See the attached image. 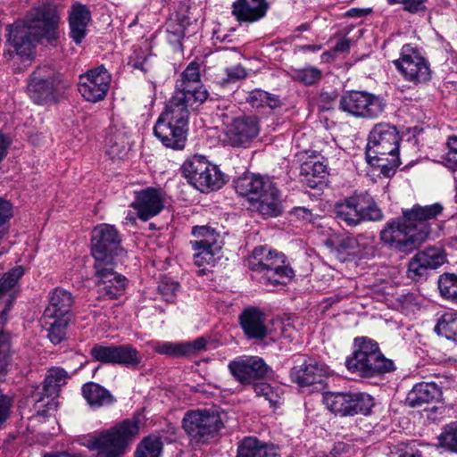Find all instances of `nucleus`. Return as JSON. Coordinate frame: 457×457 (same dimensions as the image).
I'll return each instance as SVG.
<instances>
[{
  "mask_svg": "<svg viewBox=\"0 0 457 457\" xmlns=\"http://www.w3.org/2000/svg\"><path fill=\"white\" fill-rule=\"evenodd\" d=\"M337 57V53L332 49L330 51L324 52L320 55V60L323 62H333Z\"/></svg>",
  "mask_w": 457,
  "mask_h": 457,
  "instance_id": "nucleus-63",
  "label": "nucleus"
},
{
  "mask_svg": "<svg viewBox=\"0 0 457 457\" xmlns=\"http://www.w3.org/2000/svg\"><path fill=\"white\" fill-rule=\"evenodd\" d=\"M448 151L445 155L446 166L457 170V137H450L447 141Z\"/></svg>",
  "mask_w": 457,
  "mask_h": 457,
  "instance_id": "nucleus-55",
  "label": "nucleus"
},
{
  "mask_svg": "<svg viewBox=\"0 0 457 457\" xmlns=\"http://www.w3.org/2000/svg\"><path fill=\"white\" fill-rule=\"evenodd\" d=\"M442 391L435 382H420L416 384L408 393L406 403L411 407H419L425 403L438 401Z\"/></svg>",
  "mask_w": 457,
  "mask_h": 457,
  "instance_id": "nucleus-33",
  "label": "nucleus"
},
{
  "mask_svg": "<svg viewBox=\"0 0 457 457\" xmlns=\"http://www.w3.org/2000/svg\"><path fill=\"white\" fill-rule=\"evenodd\" d=\"M256 198L251 204L262 217H277L282 213L280 192L273 181L268 183Z\"/></svg>",
  "mask_w": 457,
  "mask_h": 457,
  "instance_id": "nucleus-28",
  "label": "nucleus"
},
{
  "mask_svg": "<svg viewBox=\"0 0 457 457\" xmlns=\"http://www.w3.org/2000/svg\"><path fill=\"white\" fill-rule=\"evenodd\" d=\"M111 80L112 77L105 68L96 67L79 76L78 89L85 100L96 103L105 97Z\"/></svg>",
  "mask_w": 457,
  "mask_h": 457,
  "instance_id": "nucleus-20",
  "label": "nucleus"
},
{
  "mask_svg": "<svg viewBox=\"0 0 457 457\" xmlns=\"http://www.w3.org/2000/svg\"><path fill=\"white\" fill-rule=\"evenodd\" d=\"M68 378L69 375L62 368L52 367L47 370L43 385L44 395L47 398L45 403L46 406L50 404L49 398L58 394L59 389L67 383Z\"/></svg>",
  "mask_w": 457,
  "mask_h": 457,
  "instance_id": "nucleus-39",
  "label": "nucleus"
},
{
  "mask_svg": "<svg viewBox=\"0 0 457 457\" xmlns=\"http://www.w3.org/2000/svg\"><path fill=\"white\" fill-rule=\"evenodd\" d=\"M398 457H422V453L415 443L404 445L398 450Z\"/></svg>",
  "mask_w": 457,
  "mask_h": 457,
  "instance_id": "nucleus-58",
  "label": "nucleus"
},
{
  "mask_svg": "<svg viewBox=\"0 0 457 457\" xmlns=\"http://www.w3.org/2000/svg\"><path fill=\"white\" fill-rule=\"evenodd\" d=\"M183 345L187 347L183 349L184 356L190 355L198 351H201L205 348L206 340L204 337H198L197 339L192 342H182Z\"/></svg>",
  "mask_w": 457,
  "mask_h": 457,
  "instance_id": "nucleus-56",
  "label": "nucleus"
},
{
  "mask_svg": "<svg viewBox=\"0 0 457 457\" xmlns=\"http://www.w3.org/2000/svg\"><path fill=\"white\" fill-rule=\"evenodd\" d=\"M181 170L188 183L202 193L220 189L225 183L218 166L203 155L195 154L187 159Z\"/></svg>",
  "mask_w": 457,
  "mask_h": 457,
  "instance_id": "nucleus-8",
  "label": "nucleus"
},
{
  "mask_svg": "<svg viewBox=\"0 0 457 457\" xmlns=\"http://www.w3.org/2000/svg\"><path fill=\"white\" fill-rule=\"evenodd\" d=\"M163 444L157 436L151 435L144 438L137 445L135 457H160Z\"/></svg>",
  "mask_w": 457,
  "mask_h": 457,
  "instance_id": "nucleus-44",
  "label": "nucleus"
},
{
  "mask_svg": "<svg viewBox=\"0 0 457 457\" xmlns=\"http://www.w3.org/2000/svg\"><path fill=\"white\" fill-rule=\"evenodd\" d=\"M178 97L170 99L159 115L154 127V135L167 148L182 150L185 148L190 111L195 108L179 104Z\"/></svg>",
  "mask_w": 457,
  "mask_h": 457,
  "instance_id": "nucleus-3",
  "label": "nucleus"
},
{
  "mask_svg": "<svg viewBox=\"0 0 457 457\" xmlns=\"http://www.w3.org/2000/svg\"><path fill=\"white\" fill-rule=\"evenodd\" d=\"M400 136L396 128L388 123H378L370 130L366 147V159L379 154L399 153Z\"/></svg>",
  "mask_w": 457,
  "mask_h": 457,
  "instance_id": "nucleus-17",
  "label": "nucleus"
},
{
  "mask_svg": "<svg viewBox=\"0 0 457 457\" xmlns=\"http://www.w3.org/2000/svg\"><path fill=\"white\" fill-rule=\"evenodd\" d=\"M355 350L345 360L347 370L363 378H372L395 370L394 362L381 353L378 343L369 337L354 339Z\"/></svg>",
  "mask_w": 457,
  "mask_h": 457,
  "instance_id": "nucleus-6",
  "label": "nucleus"
},
{
  "mask_svg": "<svg viewBox=\"0 0 457 457\" xmlns=\"http://www.w3.org/2000/svg\"><path fill=\"white\" fill-rule=\"evenodd\" d=\"M300 174L305 178L311 188H315L329 175L328 162L315 159L305 161L301 164Z\"/></svg>",
  "mask_w": 457,
  "mask_h": 457,
  "instance_id": "nucleus-37",
  "label": "nucleus"
},
{
  "mask_svg": "<svg viewBox=\"0 0 457 457\" xmlns=\"http://www.w3.org/2000/svg\"><path fill=\"white\" fill-rule=\"evenodd\" d=\"M179 288V285L175 282H162L159 286V291L162 295H168L169 292H170L171 295H173Z\"/></svg>",
  "mask_w": 457,
  "mask_h": 457,
  "instance_id": "nucleus-61",
  "label": "nucleus"
},
{
  "mask_svg": "<svg viewBox=\"0 0 457 457\" xmlns=\"http://www.w3.org/2000/svg\"><path fill=\"white\" fill-rule=\"evenodd\" d=\"M438 441L441 447L457 453V422L446 425L438 436Z\"/></svg>",
  "mask_w": 457,
  "mask_h": 457,
  "instance_id": "nucleus-48",
  "label": "nucleus"
},
{
  "mask_svg": "<svg viewBox=\"0 0 457 457\" xmlns=\"http://www.w3.org/2000/svg\"><path fill=\"white\" fill-rule=\"evenodd\" d=\"M393 63L406 81L415 85L425 83L431 78L428 62L420 50L411 44L402 46L400 57L394 60Z\"/></svg>",
  "mask_w": 457,
  "mask_h": 457,
  "instance_id": "nucleus-11",
  "label": "nucleus"
},
{
  "mask_svg": "<svg viewBox=\"0 0 457 457\" xmlns=\"http://www.w3.org/2000/svg\"><path fill=\"white\" fill-rule=\"evenodd\" d=\"M182 427L193 440L205 442L221 428L222 421L213 411L194 410L185 414Z\"/></svg>",
  "mask_w": 457,
  "mask_h": 457,
  "instance_id": "nucleus-14",
  "label": "nucleus"
},
{
  "mask_svg": "<svg viewBox=\"0 0 457 457\" xmlns=\"http://www.w3.org/2000/svg\"><path fill=\"white\" fill-rule=\"evenodd\" d=\"M339 108L357 118L374 119L385 109V104L378 96L365 91H351L343 95Z\"/></svg>",
  "mask_w": 457,
  "mask_h": 457,
  "instance_id": "nucleus-15",
  "label": "nucleus"
},
{
  "mask_svg": "<svg viewBox=\"0 0 457 457\" xmlns=\"http://www.w3.org/2000/svg\"><path fill=\"white\" fill-rule=\"evenodd\" d=\"M105 154L112 162L123 160L128 154V140L121 130L112 128L108 130L105 140Z\"/></svg>",
  "mask_w": 457,
  "mask_h": 457,
  "instance_id": "nucleus-35",
  "label": "nucleus"
},
{
  "mask_svg": "<svg viewBox=\"0 0 457 457\" xmlns=\"http://www.w3.org/2000/svg\"><path fill=\"white\" fill-rule=\"evenodd\" d=\"M444 251L431 247L416 253L409 262L408 276L419 279L426 276L428 270L436 269L445 262Z\"/></svg>",
  "mask_w": 457,
  "mask_h": 457,
  "instance_id": "nucleus-23",
  "label": "nucleus"
},
{
  "mask_svg": "<svg viewBox=\"0 0 457 457\" xmlns=\"http://www.w3.org/2000/svg\"><path fill=\"white\" fill-rule=\"evenodd\" d=\"M226 78L222 79L220 84L225 86L229 83H235L246 77L247 72L245 69L240 65H235L225 69Z\"/></svg>",
  "mask_w": 457,
  "mask_h": 457,
  "instance_id": "nucleus-53",
  "label": "nucleus"
},
{
  "mask_svg": "<svg viewBox=\"0 0 457 457\" xmlns=\"http://www.w3.org/2000/svg\"><path fill=\"white\" fill-rule=\"evenodd\" d=\"M253 388L256 396L263 397L271 407H275L282 402V389L278 386H271L268 383L258 382L253 384Z\"/></svg>",
  "mask_w": 457,
  "mask_h": 457,
  "instance_id": "nucleus-45",
  "label": "nucleus"
},
{
  "mask_svg": "<svg viewBox=\"0 0 457 457\" xmlns=\"http://www.w3.org/2000/svg\"><path fill=\"white\" fill-rule=\"evenodd\" d=\"M10 140L7 137L0 133V162L4 160L10 145Z\"/></svg>",
  "mask_w": 457,
  "mask_h": 457,
  "instance_id": "nucleus-62",
  "label": "nucleus"
},
{
  "mask_svg": "<svg viewBox=\"0 0 457 457\" xmlns=\"http://www.w3.org/2000/svg\"><path fill=\"white\" fill-rule=\"evenodd\" d=\"M131 206L137 211L138 217L147 220L157 215L164 207L162 194L160 190L148 187L136 193Z\"/></svg>",
  "mask_w": 457,
  "mask_h": 457,
  "instance_id": "nucleus-24",
  "label": "nucleus"
},
{
  "mask_svg": "<svg viewBox=\"0 0 457 457\" xmlns=\"http://www.w3.org/2000/svg\"><path fill=\"white\" fill-rule=\"evenodd\" d=\"M435 331L445 338L457 342V312H446L437 320Z\"/></svg>",
  "mask_w": 457,
  "mask_h": 457,
  "instance_id": "nucleus-41",
  "label": "nucleus"
},
{
  "mask_svg": "<svg viewBox=\"0 0 457 457\" xmlns=\"http://www.w3.org/2000/svg\"><path fill=\"white\" fill-rule=\"evenodd\" d=\"M186 347L182 342L156 341L153 343L155 353L171 357L184 356L183 349Z\"/></svg>",
  "mask_w": 457,
  "mask_h": 457,
  "instance_id": "nucleus-47",
  "label": "nucleus"
},
{
  "mask_svg": "<svg viewBox=\"0 0 457 457\" xmlns=\"http://www.w3.org/2000/svg\"><path fill=\"white\" fill-rule=\"evenodd\" d=\"M228 368L241 385L254 384V380L265 378L270 371L263 359L258 356H238L228 362Z\"/></svg>",
  "mask_w": 457,
  "mask_h": 457,
  "instance_id": "nucleus-21",
  "label": "nucleus"
},
{
  "mask_svg": "<svg viewBox=\"0 0 457 457\" xmlns=\"http://www.w3.org/2000/svg\"><path fill=\"white\" fill-rule=\"evenodd\" d=\"M367 237L359 235L357 237L342 236L336 238L333 242V247L341 259V254L361 256L366 252L367 246L370 244ZM345 261V258H342Z\"/></svg>",
  "mask_w": 457,
  "mask_h": 457,
  "instance_id": "nucleus-34",
  "label": "nucleus"
},
{
  "mask_svg": "<svg viewBox=\"0 0 457 457\" xmlns=\"http://www.w3.org/2000/svg\"><path fill=\"white\" fill-rule=\"evenodd\" d=\"M188 21L186 19H170L166 24V38L174 51L182 52V42L186 36Z\"/></svg>",
  "mask_w": 457,
  "mask_h": 457,
  "instance_id": "nucleus-40",
  "label": "nucleus"
},
{
  "mask_svg": "<svg viewBox=\"0 0 457 457\" xmlns=\"http://www.w3.org/2000/svg\"><path fill=\"white\" fill-rule=\"evenodd\" d=\"M10 353V338L4 332H0V374H3L8 365Z\"/></svg>",
  "mask_w": 457,
  "mask_h": 457,
  "instance_id": "nucleus-54",
  "label": "nucleus"
},
{
  "mask_svg": "<svg viewBox=\"0 0 457 457\" xmlns=\"http://www.w3.org/2000/svg\"><path fill=\"white\" fill-rule=\"evenodd\" d=\"M294 79L304 85H312L320 80L322 72L320 69L312 66L298 69L294 71Z\"/></svg>",
  "mask_w": 457,
  "mask_h": 457,
  "instance_id": "nucleus-49",
  "label": "nucleus"
},
{
  "mask_svg": "<svg viewBox=\"0 0 457 457\" xmlns=\"http://www.w3.org/2000/svg\"><path fill=\"white\" fill-rule=\"evenodd\" d=\"M59 79L50 66H38L29 77L27 94L36 104L46 105L56 100Z\"/></svg>",
  "mask_w": 457,
  "mask_h": 457,
  "instance_id": "nucleus-13",
  "label": "nucleus"
},
{
  "mask_svg": "<svg viewBox=\"0 0 457 457\" xmlns=\"http://www.w3.org/2000/svg\"><path fill=\"white\" fill-rule=\"evenodd\" d=\"M96 361L104 364H118L128 368H137L142 362L140 353L131 345L96 344L90 349Z\"/></svg>",
  "mask_w": 457,
  "mask_h": 457,
  "instance_id": "nucleus-16",
  "label": "nucleus"
},
{
  "mask_svg": "<svg viewBox=\"0 0 457 457\" xmlns=\"http://www.w3.org/2000/svg\"><path fill=\"white\" fill-rule=\"evenodd\" d=\"M327 374H328L327 365L313 359H308L291 370L290 378L299 386H306L321 382L322 378Z\"/></svg>",
  "mask_w": 457,
  "mask_h": 457,
  "instance_id": "nucleus-27",
  "label": "nucleus"
},
{
  "mask_svg": "<svg viewBox=\"0 0 457 457\" xmlns=\"http://www.w3.org/2000/svg\"><path fill=\"white\" fill-rule=\"evenodd\" d=\"M61 14L54 2L35 5L23 21L7 26V41L21 61L31 62L42 40L55 45L60 37Z\"/></svg>",
  "mask_w": 457,
  "mask_h": 457,
  "instance_id": "nucleus-1",
  "label": "nucleus"
},
{
  "mask_svg": "<svg viewBox=\"0 0 457 457\" xmlns=\"http://www.w3.org/2000/svg\"><path fill=\"white\" fill-rule=\"evenodd\" d=\"M81 391L87 403L93 408L110 405L115 402V398L111 392L97 383H86L83 385Z\"/></svg>",
  "mask_w": 457,
  "mask_h": 457,
  "instance_id": "nucleus-38",
  "label": "nucleus"
},
{
  "mask_svg": "<svg viewBox=\"0 0 457 457\" xmlns=\"http://www.w3.org/2000/svg\"><path fill=\"white\" fill-rule=\"evenodd\" d=\"M115 262L94 264L95 287L98 298L112 300L125 291L126 278L114 270Z\"/></svg>",
  "mask_w": 457,
  "mask_h": 457,
  "instance_id": "nucleus-19",
  "label": "nucleus"
},
{
  "mask_svg": "<svg viewBox=\"0 0 457 457\" xmlns=\"http://www.w3.org/2000/svg\"><path fill=\"white\" fill-rule=\"evenodd\" d=\"M12 216V206L10 202L0 197V239L8 231V221Z\"/></svg>",
  "mask_w": 457,
  "mask_h": 457,
  "instance_id": "nucleus-51",
  "label": "nucleus"
},
{
  "mask_svg": "<svg viewBox=\"0 0 457 457\" xmlns=\"http://www.w3.org/2000/svg\"><path fill=\"white\" fill-rule=\"evenodd\" d=\"M192 234L199 238L190 242L193 250L195 251L194 263L198 267L214 266L220 251L217 242L218 234L206 226L193 227Z\"/></svg>",
  "mask_w": 457,
  "mask_h": 457,
  "instance_id": "nucleus-18",
  "label": "nucleus"
},
{
  "mask_svg": "<svg viewBox=\"0 0 457 457\" xmlns=\"http://www.w3.org/2000/svg\"><path fill=\"white\" fill-rule=\"evenodd\" d=\"M200 66L190 62L176 82V89L170 99L178 97L179 104L196 108L208 97V92L200 82Z\"/></svg>",
  "mask_w": 457,
  "mask_h": 457,
  "instance_id": "nucleus-9",
  "label": "nucleus"
},
{
  "mask_svg": "<svg viewBox=\"0 0 457 457\" xmlns=\"http://www.w3.org/2000/svg\"><path fill=\"white\" fill-rule=\"evenodd\" d=\"M45 457H82V456L79 454H72V453L63 452V453H55V454L46 455Z\"/></svg>",
  "mask_w": 457,
  "mask_h": 457,
  "instance_id": "nucleus-64",
  "label": "nucleus"
},
{
  "mask_svg": "<svg viewBox=\"0 0 457 457\" xmlns=\"http://www.w3.org/2000/svg\"><path fill=\"white\" fill-rule=\"evenodd\" d=\"M272 180L269 177H263L253 173H245L234 181L236 192L245 196L252 203L265 189L268 183Z\"/></svg>",
  "mask_w": 457,
  "mask_h": 457,
  "instance_id": "nucleus-31",
  "label": "nucleus"
},
{
  "mask_svg": "<svg viewBox=\"0 0 457 457\" xmlns=\"http://www.w3.org/2000/svg\"><path fill=\"white\" fill-rule=\"evenodd\" d=\"M266 0H236L231 13L239 23H254L264 18L269 10Z\"/></svg>",
  "mask_w": 457,
  "mask_h": 457,
  "instance_id": "nucleus-25",
  "label": "nucleus"
},
{
  "mask_svg": "<svg viewBox=\"0 0 457 457\" xmlns=\"http://www.w3.org/2000/svg\"><path fill=\"white\" fill-rule=\"evenodd\" d=\"M361 212L360 214L362 220H380L383 218V213L376 203L371 198L361 196Z\"/></svg>",
  "mask_w": 457,
  "mask_h": 457,
  "instance_id": "nucleus-50",
  "label": "nucleus"
},
{
  "mask_svg": "<svg viewBox=\"0 0 457 457\" xmlns=\"http://www.w3.org/2000/svg\"><path fill=\"white\" fill-rule=\"evenodd\" d=\"M245 101L253 108L267 106L275 109L280 105L278 96L258 88L250 91Z\"/></svg>",
  "mask_w": 457,
  "mask_h": 457,
  "instance_id": "nucleus-42",
  "label": "nucleus"
},
{
  "mask_svg": "<svg viewBox=\"0 0 457 457\" xmlns=\"http://www.w3.org/2000/svg\"><path fill=\"white\" fill-rule=\"evenodd\" d=\"M361 196H351L335 205L336 217L348 226H356L361 222Z\"/></svg>",
  "mask_w": 457,
  "mask_h": 457,
  "instance_id": "nucleus-36",
  "label": "nucleus"
},
{
  "mask_svg": "<svg viewBox=\"0 0 457 457\" xmlns=\"http://www.w3.org/2000/svg\"><path fill=\"white\" fill-rule=\"evenodd\" d=\"M427 0H386L390 5L402 4L403 10L411 13L424 12Z\"/></svg>",
  "mask_w": 457,
  "mask_h": 457,
  "instance_id": "nucleus-52",
  "label": "nucleus"
},
{
  "mask_svg": "<svg viewBox=\"0 0 457 457\" xmlns=\"http://www.w3.org/2000/svg\"><path fill=\"white\" fill-rule=\"evenodd\" d=\"M443 208L435 204L414 205L403 211L400 217L390 219L379 232L380 241L389 249L408 254L420 247L428 237V220L435 219Z\"/></svg>",
  "mask_w": 457,
  "mask_h": 457,
  "instance_id": "nucleus-2",
  "label": "nucleus"
},
{
  "mask_svg": "<svg viewBox=\"0 0 457 457\" xmlns=\"http://www.w3.org/2000/svg\"><path fill=\"white\" fill-rule=\"evenodd\" d=\"M10 401L0 391V426L7 420L10 411Z\"/></svg>",
  "mask_w": 457,
  "mask_h": 457,
  "instance_id": "nucleus-59",
  "label": "nucleus"
},
{
  "mask_svg": "<svg viewBox=\"0 0 457 457\" xmlns=\"http://www.w3.org/2000/svg\"><path fill=\"white\" fill-rule=\"evenodd\" d=\"M290 215L294 217L295 219L310 223L313 220V214L311 210L305 208V207H295L290 212Z\"/></svg>",
  "mask_w": 457,
  "mask_h": 457,
  "instance_id": "nucleus-57",
  "label": "nucleus"
},
{
  "mask_svg": "<svg viewBox=\"0 0 457 457\" xmlns=\"http://www.w3.org/2000/svg\"><path fill=\"white\" fill-rule=\"evenodd\" d=\"M238 319L244 334L248 339H262L268 335L266 317L259 308H245Z\"/></svg>",
  "mask_w": 457,
  "mask_h": 457,
  "instance_id": "nucleus-29",
  "label": "nucleus"
},
{
  "mask_svg": "<svg viewBox=\"0 0 457 457\" xmlns=\"http://www.w3.org/2000/svg\"><path fill=\"white\" fill-rule=\"evenodd\" d=\"M259 132L258 120L253 116H243L233 120L227 128L226 135L232 146H245Z\"/></svg>",
  "mask_w": 457,
  "mask_h": 457,
  "instance_id": "nucleus-22",
  "label": "nucleus"
},
{
  "mask_svg": "<svg viewBox=\"0 0 457 457\" xmlns=\"http://www.w3.org/2000/svg\"><path fill=\"white\" fill-rule=\"evenodd\" d=\"M323 402L330 411L340 416L367 415L374 405L373 398L361 392H328Z\"/></svg>",
  "mask_w": 457,
  "mask_h": 457,
  "instance_id": "nucleus-12",
  "label": "nucleus"
},
{
  "mask_svg": "<svg viewBox=\"0 0 457 457\" xmlns=\"http://www.w3.org/2000/svg\"><path fill=\"white\" fill-rule=\"evenodd\" d=\"M438 289L444 298L457 303V275L453 273L441 275L438 278Z\"/></svg>",
  "mask_w": 457,
  "mask_h": 457,
  "instance_id": "nucleus-46",
  "label": "nucleus"
},
{
  "mask_svg": "<svg viewBox=\"0 0 457 457\" xmlns=\"http://www.w3.org/2000/svg\"><path fill=\"white\" fill-rule=\"evenodd\" d=\"M368 162L380 169V172L386 178L392 177L400 165L399 153L367 159Z\"/></svg>",
  "mask_w": 457,
  "mask_h": 457,
  "instance_id": "nucleus-43",
  "label": "nucleus"
},
{
  "mask_svg": "<svg viewBox=\"0 0 457 457\" xmlns=\"http://www.w3.org/2000/svg\"><path fill=\"white\" fill-rule=\"evenodd\" d=\"M91 20V11L86 4L76 2L71 6L68 12L69 35L77 45L86 37Z\"/></svg>",
  "mask_w": 457,
  "mask_h": 457,
  "instance_id": "nucleus-26",
  "label": "nucleus"
},
{
  "mask_svg": "<svg viewBox=\"0 0 457 457\" xmlns=\"http://www.w3.org/2000/svg\"><path fill=\"white\" fill-rule=\"evenodd\" d=\"M139 432L137 419H126L108 429L89 435L83 445L96 451L98 457H122Z\"/></svg>",
  "mask_w": 457,
  "mask_h": 457,
  "instance_id": "nucleus-4",
  "label": "nucleus"
},
{
  "mask_svg": "<svg viewBox=\"0 0 457 457\" xmlns=\"http://www.w3.org/2000/svg\"><path fill=\"white\" fill-rule=\"evenodd\" d=\"M48 301L49 303L43 314V321L48 332V338L53 344L58 345L66 335L73 296L69 291L55 287L49 292Z\"/></svg>",
  "mask_w": 457,
  "mask_h": 457,
  "instance_id": "nucleus-7",
  "label": "nucleus"
},
{
  "mask_svg": "<svg viewBox=\"0 0 457 457\" xmlns=\"http://www.w3.org/2000/svg\"><path fill=\"white\" fill-rule=\"evenodd\" d=\"M123 252L120 246V237L114 226L109 224L97 225L91 237V254L94 264L115 262V257Z\"/></svg>",
  "mask_w": 457,
  "mask_h": 457,
  "instance_id": "nucleus-10",
  "label": "nucleus"
},
{
  "mask_svg": "<svg viewBox=\"0 0 457 457\" xmlns=\"http://www.w3.org/2000/svg\"><path fill=\"white\" fill-rule=\"evenodd\" d=\"M278 448L254 436H246L238 443L236 457H278Z\"/></svg>",
  "mask_w": 457,
  "mask_h": 457,
  "instance_id": "nucleus-32",
  "label": "nucleus"
},
{
  "mask_svg": "<svg viewBox=\"0 0 457 457\" xmlns=\"http://www.w3.org/2000/svg\"><path fill=\"white\" fill-rule=\"evenodd\" d=\"M253 277L264 286L286 285L295 276L285 255L266 245L256 247L248 260Z\"/></svg>",
  "mask_w": 457,
  "mask_h": 457,
  "instance_id": "nucleus-5",
  "label": "nucleus"
},
{
  "mask_svg": "<svg viewBox=\"0 0 457 457\" xmlns=\"http://www.w3.org/2000/svg\"><path fill=\"white\" fill-rule=\"evenodd\" d=\"M24 273L21 266L12 269L0 278V324L7 320V313L14 302L12 287Z\"/></svg>",
  "mask_w": 457,
  "mask_h": 457,
  "instance_id": "nucleus-30",
  "label": "nucleus"
},
{
  "mask_svg": "<svg viewBox=\"0 0 457 457\" xmlns=\"http://www.w3.org/2000/svg\"><path fill=\"white\" fill-rule=\"evenodd\" d=\"M350 44L351 40L347 37H341L335 46L333 47V50L337 53H345L348 52L350 49Z\"/></svg>",
  "mask_w": 457,
  "mask_h": 457,
  "instance_id": "nucleus-60",
  "label": "nucleus"
}]
</instances>
